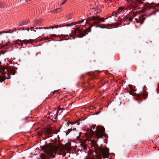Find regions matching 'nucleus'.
Listing matches in <instances>:
<instances>
[{
  "mask_svg": "<svg viewBox=\"0 0 159 159\" xmlns=\"http://www.w3.org/2000/svg\"><path fill=\"white\" fill-rule=\"evenodd\" d=\"M61 11V9L60 8H57L56 9L52 11V12L53 13H56L58 12H59Z\"/></svg>",
  "mask_w": 159,
  "mask_h": 159,
  "instance_id": "nucleus-17",
  "label": "nucleus"
},
{
  "mask_svg": "<svg viewBox=\"0 0 159 159\" xmlns=\"http://www.w3.org/2000/svg\"><path fill=\"white\" fill-rule=\"evenodd\" d=\"M146 8H147L148 10H151L152 9L153 10V7L152 6V5L150 4H148L146 6Z\"/></svg>",
  "mask_w": 159,
  "mask_h": 159,
  "instance_id": "nucleus-16",
  "label": "nucleus"
},
{
  "mask_svg": "<svg viewBox=\"0 0 159 159\" xmlns=\"http://www.w3.org/2000/svg\"><path fill=\"white\" fill-rule=\"evenodd\" d=\"M86 142V140H83L80 141V145L81 147V149H83L84 151L87 150V145L85 144V142Z\"/></svg>",
  "mask_w": 159,
  "mask_h": 159,
  "instance_id": "nucleus-6",
  "label": "nucleus"
},
{
  "mask_svg": "<svg viewBox=\"0 0 159 159\" xmlns=\"http://www.w3.org/2000/svg\"><path fill=\"white\" fill-rule=\"evenodd\" d=\"M17 30H25V29L24 28H21L20 29Z\"/></svg>",
  "mask_w": 159,
  "mask_h": 159,
  "instance_id": "nucleus-35",
  "label": "nucleus"
},
{
  "mask_svg": "<svg viewBox=\"0 0 159 159\" xmlns=\"http://www.w3.org/2000/svg\"><path fill=\"white\" fill-rule=\"evenodd\" d=\"M2 8V5H1V4H0V8Z\"/></svg>",
  "mask_w": 159,
  "mask_h": 159,
  "instance_id": "nucleus-41",
  "label": "nucleus"
},
{
  "mask_svg": "<svg viewBox=\"0 0 159 159\" xmlns=\"http://www.w3.org/2000/svg\"><path fill=\"white\" fill-rule=\"evenodd\" d=\"M72 129H68V134H69V133H70L71 131H72Z\"/></svg>",
  "mask_w": 159,
  "mask_h": 159,
  "instance_id": "nucleus-32",
  "label": "nucleus"
},
{
  "mask_svg": "<svg viewBox=\"0 0 159 159\" xmlns=\"http://www.w3.org/2000/svg\"><path fill=\"white\" fill-rule=\"evenodd\" d=\"M13 32H14V31H11V30H8V31H2L0 32V34H3V33H12Z\"/></svg>",
  "mask_w": 159,
  "mask_h": 159,
  "instance_id": "nucleus-15",
  "label": "nucleus"
},
{
  "mask_svg": "<svg viewBox=\"0 0 159 159\" xmlns=\"http://www.w3.org/2000/svg\"><path fill=\"white\" fill-rule=\"evenodd\" d=\"M58 132H59V131H57L56 129L52 130V133L54 134H57Z\"/></svg>",
  "mask_w": 159,
  "mask_h": 159,
  "instance_id": "nucleus-23",
  "label": "nucleus"
},
{
  "mask_svg": "<svg viewBox=\"0 0 159 159\" xmlns=\"http://www.w3.org/2000/svg\"><path fill=\"white\" fill-rule=\"evenodd\" d=\"M25 29V30H26L28 31H29L30 29H29L28 28H27Z\"/></svg>",
  "mask_w": 159,
  "mask_h": 159,
  "instance_id": "nucleus-40",
  "label": "nucleus"
},
{
  "mask_svg": "<svg viewBox=\"0 0 159 159\" xmlns=\"http://www.w3.org/2000/svg\"><path fill=\"white\" fill-rule=\"evenodd\" d=\"M131 2L132 3H130V4L133 8H136L138 7L139 4L138 3H136L133 0Z\"/></svg>",
  "mask_w": 159,
  "mask_h": 159,
  "instance_id": "nucleus-8",
  "label": "nucleus"
},
{
  "mask_svg": "<svg viewBox=\"0 0 159 159\" xmlns=\"http://www.w3.org/2000/svg\"><path fill=\"white\" fill-rule=\"evenodd\" d=\"M24 43H25V41H24Z\"/></svg>",
  "mask_w": 159,
  "mask_h": 159,
  "instance_id": "nucleus-54",
  "label": "nucleus"
},
{
  "mask_svg": "<svg viewBox=\"0 0 159 159\" xmlns=\"http://www.w3.org/2000/svg\"><path fill=\"white\" fill-rule=\"evenodd\" d=\"M63 40V39H61L60 40H59V41H62Z\"/></svg>",
  "mask_w": 159,
  "mask_h": 159,
  "instance_id": "nucleus-48",
  "label": "nucleus"
},
{
  "mask_svg": "<svg viewBox=\"0 0 159 159\" xmlns=\"http://www.w3.org/2000/svg\"><path fill=\"white\" fill-rule=\"evenodd\" d=\"M60 110H59L58 111H57L56 112V115L55 116V117L54 118V120L53 119H51V120H52L54 122H56L57 121V117L58 116V112H59Z\"/></svg>",
  "mask_w": 159,
  "mask_h": 159,
  "instance_id": "nucleus-14",
  "label": "nucleus"
},
{
  "mask_svg": "<svg viewBox=\"0 0 159 159\" xmlns=\"http://www.w3.org/2000/svg\"><path fill=\"white\" fill-rule=\"evenodd\" d=\"M78 137H79V139H80V134L79 135V136H78Z\"/></svg>",
  "mask_w": 159,
  "mask_h": 159,
  "instance_id": "nucleus-46",
  "label": "nucleus"
},
{
  "mask_svg": "<svg viewBox=\"0 0 159 159\" xmlns=\"http://www.w3.org/2000/svg\"><path fill=\"white\" fill-rule=\"evenodd\" d=\"M156 9L157 10V11H159V3L156 4Z\"/></svg>",
  "mask_w": 159,
  "mask_h": 159,
  "instance_id": "nucleus-25",
  "label": "nucleus"
},
{
  "mask_svg": "<svg viewBox=\"0 0 159 159\" xmlns=\"http://www.w3.org/2000/svg\"><path fill=\"white\" fill-rule=\"evenodd\" d=\"M22 41L21 40H18L16 41V42H17L18 43V44H20L21 45H22V44L21 43Z\"/></svg>",
  "mask_w": 159,
  "mask_h": 159,
  "instance_id": "nucleus-27",
  "label": "nucleus"
},
{
  "mask_svg": "<svg viewBox=\"0 0 159 159\" xmlns=\"http://www.w3.org/2000/svg\"><path fill=\"white\" fill-rule=\"evenodd\" d=\"M30 21L29 20H24L22 22H21L20 24L19 25V26H22L23 25H26L27 24L29 23Z\"/></svg>",
  "mask_w": 159,
  "mask_h": 159,
  "instance_id": "nucleus-13",
  "label": "nucleus"
},
{
  "mask_svg": "<svg viewBox=\"0 0 159 159\" xmlns=\"http://www.w3.org/2000/svg\"><path fill=\"white\" fill-rule=\"evenodd\" d=\"M34 31V32H35V31L34 30H33Z\"/></svg>",
  "mask_w": 159,
  "mask_h": 159,
  "instance_id": "nucleus-55",
  "label": "nucleus"
},
{
  "mask_svg": "<svg viewBox=\"0 0 159 159\" xmlns=\"http://www.w3.org/2000/svg\"><path fill=\"white\" fill-rule=\"evenodd\" d=\"M70 149V144L68 143L62 146L46 145L42 148L46 155L53 157H55L57 152L58 154L65 156L66 153H68Z\"/></svg>",
  "mask_w": 159,
  "mask_h": 159,
  "instance_id": "nucleus-1",
  "label": "nucleus"
},
{
  "mask_svg": "<svg viewBox=\"0 0 159 159\" xmlns=\"http://www.w3.org/2000/svg\"><path fill=\"white\" fill-rule=\"evenodd\" d=\"M90 73H88V75H90Z\"/></svg>",
  "mask_w": 159,
  "mask_h": 159,
  "instance_id": "nucleus-49",
  "label": "nucleus"
},
{
  "mask_svg": "<svg viewBox=\"0 0 159 159\" xmlns=\"http://www.w3.org/2000/svg\"><path fill=\"white\" fill-rule=\"evenodd\" d=\"M135 20H136V22L137 23H141V22L140 21V20H139V18H135Z\"/></svg>",
  "mask_w": 159,
  "mask_h": 159,
  "instance_id": "nucleus-28",
  "label": "nucleus"
},
{
  "mask_svg": "<svg viewBox=\"0 0 159 159\" xmlns=\"http://www.w3.org/2000/svg\"><path fill=\"white\" fill-rule=\"evenodd\" d=\"M156 12L154 10L153 11H152V13H155Z\"/></svg>",
  "mask_w": 159,
  "mask_h": 159,
  "instance_id": "nucleus-42",
  "label": "nucleus"
},
{
  "mask_svg": "<svg viewBox=\"0 0 159 159\" xmlns=\"http://www.w3.org/2000/svg\"><path fill=\"white\" fill-rule=\"evenodd\" d=\"M105 19L104 18H101L98 16H93L91 18H89L86 20L87 24H89L90 26L87 29L83 31L79 28H76L74 30L71 31V33L72 35H76V34L79 36V37L82 38L85 36L88 33L87 31L90 32L92 27L95 25V24H98L101 21L104 22Z\"/></svg>",
  "mask_w": 159,
  "mask_h": 159,
  "instance_id": "nucleus-2",
  "label": "nucleus"
},
{
  "mask_svg": "<svg viewBox=\"0 0 159 159\" xmlns=\"http://www.w3.org/2000/svg\"><path fill=\"white\" fill-rule=\"evenodd\" d=\"M131 21L132 20V18L130 17H126L125 18H123V20H122V21Z\"/></svg>",
  "mask_w": 159,
  "mask_h": 159,
  "instance_id": "nucleus-9",
  "label": "nucleus"
},
{
  "mask_svg": "<svg viewBox=\"0 0 159 159\" xmlns=\"http://www.w3.org/2000/svg\"><path fill=\"white\" fill-rule=\"evenodd\" d=\"M96 28L99 27L100 28L103 29L106 28V27L108 26H112V25L109 24H102L100 26L98 24H95V26Z\"/></svg>",
  "mask_w": 159,
  "mask_h": 159,
  "instance_id": "nucleus-7",
  "label": "nucleus"
},
{
  "mask_svg": "<svg viewBox=\"0 0 159 159\" xmlns=\"http://www.w3.org/2000/svg\"><path fill=\"white\" fill-rule=\"evenodd\" d=\"M84 20H82L81 21H79V24H80V23H82L84 21Z\"/></svg>",
  "mask_w": 159,
  "mask_h": 159,
  "instance_id": "nucleus-38",
  "label": "nucleus"
},
{
  "mask_svg": "<svg viewBox=\"0 0 159 159\" xmlns=\"http://www.w3.org/2000/svg\"><path fill=\"white\" fill-rule=\"evenodd\" d=\"M80 121H81V120H76L75 122H73L72 124L73 125L74 124H77V125H79L80 124V122H79Z\"/></svg>",
  "mask_w": 159,
  "mask_h": 159,
  "instance_id": "nucleus-20",
  "label": "nucleus"
},
{
  "mask_svg": "<svg viewBox=\"0 0 159 159\" xmlns=\"http://www.w3.org/2000/svg\"><path fill=\"white\" fill-rule=\"evenodd\" d=\"M139 20H140V21L141 22V24H142L143 22H144L145 18V16H141L139 17Z\"/></svg>",
  "mask_w": 159,
  "mask_h": 159,
  "instance_id": "nucleus-12",
  "label": "nucleus"
},
{
  "mask_svg": "<svg viewBox=\"0 0 159 159\" xmlns=\"http://www.w3.org/2000/svg\"><path fill=\"white\" fill-rule=\"evenodd\" d=\"M5 53V52H3V51H2L0 53L1 54H4Z\"/></svg>",
  "mask_w": 159,
  "mask_h": 159,
  "instance_id": "nucleus-37",
  "label": "nucleus"
},
{
  "mask_svg": "<svg viewBox=\"0 0 159 159\" xmlns=\"http://www.w3.org/2000/svg\"><path fill=\"white\" fill-rule=\"evenodd\" d=\"M60 129H59L58 130H57V131H59H59H60Z\"/></svg>",
  "mask_w": 159,
  "mask_h": 159,
  "instance_id": "nucleus-50",
  "label": "nucleus"
},
{
  "mask_svg": "<svg viewBox=\"0 0 159 159\" xmlns=\"http://www.w3.org/2000/svg\"><path fill=\"white\" fill-rule=\"evenodd\" d=\"M91 143L92 144V145H97V141L92 140L91 141Z\"/></svg>",
  "mask_w": 159,
  "mask_h": 159,
  "instance_id": "nucleus-19",
  "label": "nucleus"
},
{
  "mask_svg": "<svg viewBox=\"0 0 159 159\" xmlns=\"http://www.w3.org/2000/svg\"><path fill=\"white\" fill-rule=\"evenodd\" d=\"M34 29H36V30H38V29H45V27H44L43 28H42V27H39V28H34Z\"/></svg>",
  "mask_w": 159,
  "mask_h": 159,
  "instance_id": "nucleus-29",
  "label": "nucleus"
},
{
  "mask_svg": "<svg viewBox=\"0 0 159 159\" xmlns=\"http://www.w3.org/2000/svg\"><path fill=\"white\" fill-rule=\"evenodd\" d=\"M5 68L4 67L0 66V73H1L2 75H4L6 74V72L5 71Z\"/></svg>",
  "mask_w": 159,
  "mask_h": 159,
  "instance_id": "nucleus-11",
  "label": "nucleus"
},
{
  "mask_svg": "<svg viewBox=\"0 0 159 159\" xmlns=\"http://www.w3.org/2000/svg\"><path fill=\"white\" fill-rule=\"evenodd\" d=\"M52 35V37H54V38H56L57 37V36H56V34H54L53 35Z\"/></svg>",
  "mask_w": 159,
  "mask_h": 159,
  "instance_id": "nucleus-33",
  "label": "nucleus"
},
{
  "mask_svg": "<svg viewBox=\"0 0 159 159\" xmlns=\"http://www.w3.org/2000/svg\"><path fill=\"white\" fill-rule=\"evenodd\" d=\"M66 26H70V24H67V25H66Z\"/></svg>",
  "mask_w": 159,
  "mask_h": 159,
  "instance_id": "nucleus-43",
  "label": "nucleus"
},
{
  "mask_svg": "<svg viewBox=\"0 0 159 159\" xmlns=\"http://www.w3.org/2000/svg\"><path fill=\"white\" fill-rule=\"evenodd\" d=\"M70 36H71V34L70 33Z\"/></svg>",
  "mask_w": 159,
  "mask_h": 159,
  "instance_id": "nucleus-51",
  "label": "nucleus"
},
{
  "mask_svg": "<svg viewBox=\"0 0 159 159\" xmlns=\"http://www.w3.org/2000/svg\"><path fill=\"white\" fill-rule=\"evenodd\" d=\"M134 2H135L136 3L139 4H141L142 3V1H141V0H134Z\"/></svg>",
  "mask_w": 159,
  "mask_h": 159,
  "instance_id": "nucleus-22",
  "label": "nucleus"
},
{
  "mask_svg": "<svg viewBox=\"0 0 159 159\" xmlns=\"http://www.w3.org/2000/svg\"><path fill=\"white\" fill-rule=\"evenodd\" d=\"M61 36H62V37H65L66 36H68V35H61L60 36H59L60 37H61Z\"/></svg>",
  "mask_w": 159,
  "mask_h": 159,
  "instance_id": "nucleus-30",
  "label": "nucleus"
},
{
  "mask_svg": "<svg viewBox=\"0 0 159 159\" xmlns=\"http://www.w3.org/2000/svg\"><path fill=\"white\" fill-rule=\"evenodd\" d=\"M101 112V111H98L97 112H96V115H98V114L100 112Z\"/></svg>",
  "mask_w": 159,
  "mask_h": 159,
  "instance_id": "nucleus-34",
  "label": "nucleus"
},
{
  "mask_svg": "<svg viewBox=\"0 0 159 159\" xmlns=\"http://www.w3.org/2000/svg\"><path fill=\"white\" fill-rule=\"evenodd\" d=\"M31 41H33V40H31Z\"/></svg>",
  "mask_w": 159,
  "mask_h": 159,
  "instance_id": "nucleus-53",
  "label": "nucleus"
},
{
  "mask_svg": "<svg viewBox=\"0 0 159 159\" xmlns=\"http://www.w3.org/2000/svg\"><path fill=\"white\" fill-rule=\"evenodd\" d=\"M133 0H125V1H129V2H132Z\"/></svg>",
  "mask_w": 159,
  "mask_h": 159,
  "instance_id": "nucleus-39",
  "label": "nucleus"
},
{
  "mask_svg": "<svg viewBox=\"0 0 159 159\" xmlns=\"http://www.w3.org/2000/svg\"><path fill=\"white\" fill-rule=\"evenodd\" d=\"M122 21V19H120V21L119 22H118L116 23V25H121V23Z\"/></svg>",
  "mask_w": 159,
  "mask_h": 159,
  "instance_id": "nucleus-24",
  "label": "nucleus"
},
{
  "mask_svg": "<svg viewBox=\"0 0 159 159\" xmlns=\"http://www.w3.org/2000/svg\"><path fill=\"white\" fill-rule=\"evenodd\" d=\"M45 133L46 134H52V130L51 128H48L45 131Z\"/></svg>",
  "mask_w": 159,
  "mask_h": 159,
  "instance_id": "nucleus-10",
  "label": "nucleus"
},
{
  "mask_svg": "<svg viewBox=\"0 0 159 159\" xmlns=\"http://www.w3.org/2000/svg\"><path fill=\"white\" fill-rule=\"evenodd\" d=\"M57 91H55L52 92L50 94V95H52L55 92Z\"/></svg>",
  "mask_w": 159,
  "mask_h": 159,
  "instance_id": "nucleus-36",
  "label": "nucleus"
},
{
  "mask_svg": "<svg viewBox=\"0 0 159 159\" xmlns=\"http://www.w3.org/2000/svg\"><path fill=\"white\" fill-rule=\"evenodd\" d=\"M9 79H10V77L9 76Z\"/></svg>",
  "mask_w": 159,
  "mask_h": 159,
  "instance_id": "nucleus-52",
  "label": "nucleus"
},
{
  "mask_svg": "<svg viewBox=\"0 0 159 159\" xmlns=\"http://www.w3.org/2000/svg\"><path fill=\"white\" fill-rule=\"evenodd\" d=\"M153 14L151 12L150 13V15H151L152 14Z\"/></svg>",
  "mask_w": 159,
  "mask_h": 159,
  "instance_id": "nucleus-47",
  "label": "nucleus"
},
{
  "mask_svg": "<svg viewBox=\"0 0 159 159\" xmlns=\"http://www.w3.org/2000/svg\"><path fill=\"white\" fill-rule=\"evenodd\" d=\"M69 19H71V17H70V15L69 16Z\"/></svg>",
  "mask_w": 159,
  "mask_h": 159,
  "instance_id": "nucleus-44",
  "label": "nucleus"
},
{
  "mask_svg": "<svg viewBox=\"0 0 159 159\" xmlns=\"http://www.w3.org/2000/svg\"><path fill=\"white\" fill-rule=\"evenodd\" d=\"M95 153L97 155V158L102 159V156L103 158H108L109 153V149L108 148L106 147L104 148L98 147L95 149Z\"/></svg>",
  "mask_w": 159,
  "mask_h": 159,
  "instance_id": "nucleus-4",
  "label": "nucleus"
},
{
  "mask_svg": "<svg viewBox=\"0 0 159 159\" xmlns=\"http://www.w3.org/2000/svg\"><path fill=\"white\" fill-rule=\"evenodd\" d=\"M124 10V9L122 7H120L118 10V12L120 13L121 11Z\"/></svg>",
  "mask_w": 159,
  "mask_h": 159,
  "instance_id": "nucleus-21",
  "label": "nucleus"
},
{
  "mask_svg": "<svg viewBox=\"0 0 159 159\" xmlns=\"http://www.w3.org/2000/svg\"><path fill=\"white\" fill-rule=\"evenodd\" d=\"M34 29V28H33V27H31V28L30 29H31V30H32V29Z\"/></svg>",
  "mask_w": 159,
  "mask_h": 159,
  "instance_id": "nucleus-45",
  "label": "nucleus"
},
{
  "mask_svg": "<svg viewBox=\"0 0 159 159\" xmlns=\"http://www.w3.org/2000/svg\"><path fill=\"white\" fill-rule=\"evenodd\" d=\"M134 90L133 88H130V91L129 92V94L133 96H136V99L138 101L141 98H145L148 95L147 93H144L143 92L141 94H136L134 93Z\"/></svg>",
  "mask_w": 159,
  "mask_h": 159,
  "instance_id": "nucleus-5",
  "label": "nucleus"
},
{
  "mask_svg": "<svg viewBox=\"0 0 159 159\" xmlns=\"http://www.w3.org/2000/svg\"><path fill=\"white\" fill-rule=\"evenodd\" d=\"M95 125L92 126L93 129H90L88 131V134L90 136H93L95 133L96 137L98 139L101 138L104 135L105 129L104 128H98V129L95 128Z\"/></svg>",
  "mask_w": 159,
  "mask_h": 159,
  "instance_id": "nucleus-3",
  "label": "nucleus"
},
{
  "mask_svg": "<svg viewBox=\"0 0 159 159\" xmlns=\"http://www.w3.org/2000/svg\"><path fill=\"white\" fill-rule=\"evenodd\" d=\"M15 71L14 70H11V71L10 74L12 75H14L15 73Z\"/></svg>",
  "mask_w": 159,
  "mask_h": 159,
  "instance_id": "nucleus-26",
  "label": "nucleus"
},
{
  "mask_svg": "<svg viewBox=\"0 0 159 159\" xmlns=\"http://www.w3.org/2000/svg\"><path fill=\"white\" fill-rule=\"evenodd\" d=\"M5 80L6 78L5 77L0 76V82L4 81Z\"/></svg>",
  "mask_w": 159,
  "mask_h": 159,
  "instance_id": "nucleus-18",
  "label": "nucleus"
},
{
  "mask_svg": "<svg viewBox=\"0 0 159 159\" xmlns=\"http://www.w3.org/2000/svg\"><path fill=\"white\" fill-rule=\"evenodd\" d=\"M67 0H64L62 2L61 4V5H62L64 4L67 1Z\"/></svg>",
  "mask_w": 159,
  "mask_h": 159,
  "instance_id": "nucleus-31",
  "label": "nucleus"
}]
</instances>
